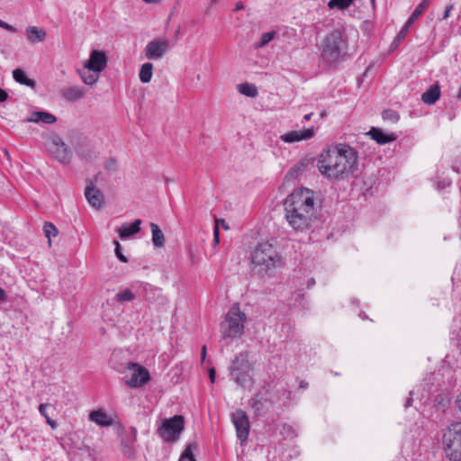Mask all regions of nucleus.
Wrapping results in <instances>:
<instances>
[{"mask_svg": "<svg viewBox=\"0 0 461 461\" xmlns=\"http://www.w3.org/2000/svg\"><path fill=\"white\" fill-rule=\"evenodd\" d=\"M285 218L295 231L308 230L316 219L314 192L308 188L294 190L285 200Z\"/></svg>", "mask_w": 461, "mask_h": 461, "instance_id": "1", "label": "nucleus"}, {"mask_svg": "<svg viewBox=\"0 0 461 461\" xmlns=\"http://www.w3.org/2000/svg\"><path fill=\"white\" fill-rule=\"evenodd\" d=\"M357 151L351 146H330L318 159L320 173L329 180L343 179L357 167Z\"/></svg>", "mask_w": 461, "mask_h": 461, "instance_id": "2", "label": "nucleus"}, {"mask_svg": "<svg viewBox=\"0 0 461 461\" xmlns=\"http://www.w3.org/2000/svg\"><path fill=\"white\" fill-rule=\"evenodd\" d=\"M251 271L254 275L265 277L282 265L279 253L273 245L265 242L258 245L250 256Z\"/></svg>", "mask_w": 461, "mask_h": 461, "instance_id": "3", "label": "nucleus"}, {"mask_svg": "<svg viewBox=\"0 0 461 461\" xmlns=\"http://www.w3.org/2000/svg\"><path fill=\"white\" fill-rule=\"evenodd\" d=\"M247 321L246 313L240 310L238 304H233L220 324L221 339L225 340L241 338Z\"/></svg>", "mask_w": 461, "mask_h": 461, "instance_id": "4", "label": "nucleus"}, {"mask_svg": "<svg viewBox=\"0 0 461 461\" xmlns=\"http://www.w3.org/2000/svg\"><path fill=\"white\" fill-rule=\"evenodd\" d=\"M442 445L445 456L450 461H461V422L451 423L444 430Z\"/></svg>", "mask_w": 461, "mask_h": 461, "instance_id": "5", "label": "nucleus"}, {"mask_svg": "<svg viewBox=\"0 0 461 461\" xmlns=\"http://www.w3.org/2000/svg\"><path fill=\"white\" fill-rule=\"evenodd\" d=\"M345 46L344 33L340 30H334L324 38L321 44V57L329 61H336Z\"/></svg>", "mask_w": 461, "mask_h": 461, "instance_id": "6", "label": "nucleus"}, {"mask_svg": "<svg viewBox=\"0 0 461 461\" xmlns=\"http://www.w3.org/2000/svg\"><path fill=\"white\" fill-rule=\"evenodd\" d=\"M251 370L252 367L247 359V356L240 354L233 361L230 375L237 384L249 390L253 385Z\"/></svg>", "mask_w": 461, "mask_h": 461, "instance_id": "7", "label": "nucleus"}, {"mask_svg": "<svg viewBox=\"0 0 461 461\" xmlns=\"http://www.w3.org/2000/svg\"><path fill=\"white\" fill-rule=\"evenodd\" d=\"M185 420L181 415H175L170 419L162 420L161 426L158 429V435L165 441H176L184 430Z\"/></svg>", "mask_w": 461, "mask_h": 461, "instance_id": "8", "label": "nucleus"}, {"mask_svg": "<svg viewBox=\"0 0 461 461\" xmlns=\"http://www.w3.org/2000/svg\"><path fill=\"white\" fill-rule=\"evenodd\" d=\"M126 368L131 372L130 377L125 380V384L131 388H139L145 385L149 380L150 375L147 368L138 363H128Z\"/></svg>", "mask_w": 461, "mask_h": 461, "instance_id": "9", "label": "nucleus"}, {"mask_svg": "<svg viewBox=\"0 0 461 461\" xmlns=\"http://www.w3.org/2000/svg\"><path fill=\"white\" fill-rule=\"evenodd\" d=\"M170 49L166 38H157L149 41L144 49L145 57L149 60L161 59Z\"/></svg>", "mask_w": 461, "mask_h": 461, "instance_id": "10", "label": "nucleus"}, {"mask_svg": "<svg viewBox=\"0 0 461 461\" xmlns=\"http://www.w3.org/2000/svg\"><path fill=\"white\" fill-rule=\"evenodd\" d=\"M231 420L235 426L238 438L241 443L248 439L249 434V420L246 412L242 410H237L231 414Z\"/></svg>", "mask_w": 461, "mask_h": 461, "instance_id": "11", "label": "nucleus"}, {"mask_svg": "<svg viewBox=\"0 0 461 461\" xmlns=\"http://www.w3.org/2000/svg\"><path fill=\"white\" fill-rule=\"evenodd\" d=\"M106 63L107 58L104 52L100 50H93L90 54L89 59L84 64V68L93 72L100 73L104 69Z\"/></svg>", "mask_w": 461, "mask_h": 461, "instance_id": "12", "label": "nucleus"}, {"mask_svg": "<svg viewBox=\"0 0 461 461\" xmlns=\"http://www.w3.org/2000/svg\"><path fill=\"white\" fill-rule=\"evenodd\" d=\"M47 153L63 164L68 163L73 156V150L68 146H48Z\"/></svg>", "mask_w": 461, "mask_h": 461, "instance_id": "13", "label": "nucleus"}, {"mask_svg": "<svg viewBox=\"0 0 461 461\" xmlns=\"http://www.w3.org/2000/svg\"><path fill=\"white\" fill-rule=\"evenodd\" d=\"M314 134L315 130L313 128H309L300 131H292L288 133L281 135L280 139L284 142H295L310 140L314 136Z\"/></svg>", "mask_w": 461, "mask_h": 461, "instance_id": "14", "label": "nucleus"}, {"mask_svg": "<svg viewBox=\"0 0 461 461\" xmlns=\"http://www.w3.org/2000/svg\"><path fill=\"white\" fill-rule=\"evenodd\" d=\"M85 196L92 207L95 209L102 208L104 204V194L98 188L92 185L86 186L85 190Z\"/></svg>", "mask_w": 461, "mask_h": 461, "instance_id": "15", "label": "nucleus"}, {"mask_svg": "<svg viewBox=\"0 0 461 461\" xmlns=\"http://www.w3.org/2000/svg\"><path fill=\"white\" fill-rule=\"evenodd\" d=\"M60 95L68 102H77L85 97L86 89L77 86H69L63 87L60 90Z\"/></svg>", "mask_w": 461, "mask_h": 461, "instance_id": "16", "label": "nucleus"}, {"mask_svg": "<svg viewBox=\"0 0 461 461\" xmlns=\"http://www.w3.org/2000/svg\"><path fill=\"white\" fill-rule=\"evenodd\" d=\"M131 438H122L121 451L127 457H133L135 454L134 444L137 441V429L135 427L130 428Z\"/></svg>", "mask_w": 461, "mask_h": 461, "instance_id": "17", "label": "nucleus"}, {"mask_svg": "<svg viewBox=\"0 0 461 461\" xmlns=\"http://www.w3.org/2000/svg\"><path fill=\"white\" fill-rule=\"evenodd\" d=\"M365 134L369 135L371 139L378 144H386L395 141L397 139V135L395 133L385 134L382 130L375 127H372L371 130Z\"/></svg>", "mask_w": 461, "mask_h": 461, "instance_id": "18", "label": "nucleus"}, {"mask_svg": "<svg viewBox=\"0 0 461 461\" xmlns=\"http://www.w3.org/2000/svg\"><path fill=\"white\" fill-rule=\"evenodd\" d=\"M25 35L31 43L43 42L47 38V32L44 29L37 26H28L25 29Z\"/></svg>", "mask_w": 461, "mask_h": 461, "instance_id": "19", "label": "nucleus"}, {"mask_svg": "<svg viewBox=\"0 0 461 461\" xmlns=\"http://www.w3.org/2000/svg\"><path fill=\"white\" fill-rule=\"evenodd\" d=\"M89 419L101 427L111 426L113 422V419L109 416L104 410L92 411L89 413Z\"/></svg>", "mask_w": 461, "mask_h": 461, "instance_id": "20", "label": "nucleus"}, {"mask_svg": "<svg viewBox=\"0 0 461 461\" xmlns=\"http://www.w3.org/2000/svg\"><path fill=\"white\" fill-rule=\"evenodd\" d=\"M141 221L135 220L131 224H123L117 229L119 237L122 240L129 238L130 236L138 233L140 230Z\"/></svg>", "mask_w": 461, "mask_h": 461, "instance_id": "21", "label": "nucleus"}, {"mask_svg": "<svg viewBox=\"0 0 461 461\" xmlns=\"http://www.w3.org/2000/svg\"><path fill=\"white\" fill-rule=\"evenodd\" d=\"M440 97V88L438 84L430 86L421 95V101L426 104H434Z\"/></svg>", "mask_w": 461, "mask_h": 461, "instance_id": "22", "label": "nucleus"}, {"mask_svg": "<svg viewBox=\"0 0 461 461\" xmlns=\"http://www.w3.org/2000/svg\"><path fill=\"white\" fill-rule=\"evenodd\" d=\"M56 121H57V118L55 117V115H53L50 113H47V112H43V111L33 112L31 114V117L29 119V122H43V123H47V124H52V123L56 122Z\"/></svg>", "mask_w": 461, "mask_h": 461, "instance_id": "23", "label": "nucleus"}, {"mask_svg": "<svg viewBox=\"0 0 461 461\" xmlns=\"http://www.w3.org/2000/svg\"><path fill=\"white\" fill-rule=\"evenodd\" d=\"M150 229L152 233V243L157 248H161L165 244V236L158 224L151 222Z\"/></svg>", "mask_w": 461, "mask_h": 461, "instance_id": "24", "label": "nucleus"}, {"mask_svg": "<svg viewBox=\"0 0 461 461\" xmlns=\"http://www.w3.org/2000/svg\"><path fill=\"white\" fill-rule=\"evenodd\" d=\"M237 89L240 94L249 96V97H256L258 95V91L257 86L251 83H241L237 86Z\"/></svg>", "mask_w": 461, "mask_h": 461, "instance_id": "25", "label": "nucleus"}, {"mask_svg": "<svg viewBox=\"0 0 461 461\" xmlns=\"http://www.w3.org/2000/svg\"><path fill=\"white\" fill-rule=\"evenodd\" d=\"M13 77L14 80L22 85L34 87L35 82L32 79L27 77L26 73L20 68H16L13 71Z\"/></svg>", "mask_w": 461, "mask_h": 461, "instance_id": "26", "label": "nucleus"}, {"mask_svg": "<svg viewBox=\"0 0 461 461\" xmlns=\"http://www.w3.org/2000/svg\"><path fill=\"white\" fill-rule=\"evenodd\" d=\"M153 74V65L150 62L144 63L140 69V80L142 83H149Z\"/></svg>", "mask_w": 461, "mask_h": 461, "instance_id": "27", "label": "nucleus"}, {"mask_svg": "<svg viewBox=\"0 0 461 461\" xmlns=\"http://www.w3.org/2000/svg\"><path fill=\"white\" fill-rule=\"evenodd\" d=\"M354 0H330L328 2V7L330 10L343 11L348 8Z\"/></svg>", "mask_w": 461, "mask_h": 461, "instance_id": "28", "label": "nucleus"}, {"mask_svg": "<svg viewBox=\"0 0 461 461\" xmlns=\"http://www.w3.org/2000/svg\"><path fill=\"white\" fill-rule=\"evenodd\" d=\"M89 71L90 70H88V71H86V70L79 71V75H80V77H81L82 81L85 84L89 85V86H93V85H95L97 82L99 76H98V73H96V72L90 73Z\"/></svg>", "mask_w": 461, "mask_h": 461, "instance_id": "29", "label": "nucleus"}, {"mask_svg": "<svg viewBox=\"0 0 461 461\" xmlns=\"http://www.w3.org/2000/svg\"><path fill=\"white\" fill-rule=\"evenodd\" d=\"M430 0H422L421 3L415 8L414 12L409 18L411 23H414L429 7Z\"/></svg>", "mask_w": 461, "mask_h": 461, "instance_id": "30", "label": "nucleus"}, {"mask_svg": "<svg viewBox=\"0 0 461 461\" xmlns=\"http://www.w3.org/2000/svg\"><path fill=\"white\" fill-rule=\"evenodd\" d=\"M276 35L275 31L264 32L258 42L255 43V49H261L267 45Z\"/></svg>", "mask_w": 461, "mask_h": 461, "instance_id": "31", "label": "nucleus"}, {"mask_svg": "<svg viewBox=\"0 0 461 461\" xmlns=\"http://www.w3.org/2000/svg\"><path fill=\"white\" fill-rule=\"evenodd\" d=\"M77 152L79 156L86 161H91L94 158H95V152L92 149L91 146H79Z\"/></svg>", "mask_w": 461, "mask_h": 461, "instance_id": "32", "label": "nucleus"}, {"mask_svg": "<svg viewBox=\"0 0 461 461\" xmlns=\"http://www.w3.org/2000/svg\"><path fill=\"white\" fill-rule=\"evenodd\" d=\"M115 298L119 303H125L133 301L136 296L131 289L127 288L117 293Z\"/></svg>", "mask_w": 461, "mask_h": 461, "instance_id": "33", "label": "nucleus"}, {"mask_svg": "<svg viewBox=\"0 0 461 461\" xmlns=\"http://www.w3.org/2000/svg\"><path fill=\"white\" fill-rule=\"evenodd\" d=\"M43 230H44L45 236L49 239V245L50 246V244H51L50 239H51V237H56L58 235V230L53 223L45 222Z\"/></svg>", "mask_w": 461, "mask_h": 461, "instance_id": "34", "label": "nucleus"}, {"mask_svg": "<svg viewBox=\"0 0 461 461\" xmlns=\"http://www.w3.org/2000/svg\"><path fill=\"white\" fill-rule=\"evenodd\" d=\"M197 448L196 444H189L185 450L183 452L181 456V460L188 459L189 461H195L194 457L193 451Z\"/></svg>", "mask_w": 461, "mask_h": 461, "instance_id": "35", "label": "nucleus"}, {"mask_svg": "<svg viewBox=\"0 0 461 461\" xmlns=\"http://www.w3.org/2000/svg\"><path fill=\"white\" fill-rule=\"evenodd\" d=\"M382 115L384 121H389L393 123L397 122L400 118L398 113L393 110H384Z\"/></svg>", "mask_w": 461, "mask_h": 461, "instance_id": "36", "label": "nucleus"}, {"mask_svg": "<svg viewBox=\"0 0 461 461\" xmlns=\"http://www.w3.org/2000/svg\"><path fill=\"white\" fill-rule=\"evenodd\" d=\"M412 24H413V23H411V20L408 19V21L406 22L404 26L399 32V33L395 39V41L400 42L402 40H403L406 37L408 31Z\"/></svg>", "mask_w": 461, "mask_h": 461, "instance_id": "37", "label": "nucleus"}, {"mask_svg": "<svg viewBox=\"0 0 461 461\" xmlns=\"http://www.w3.org/2000/svg\"><path fill=\"white\" fill-rule=\"evenodd\" d=\"M70 136H71V139H70L71 141L81 142V141L86 140L84 134L79 131H72L70 132Z\"/></svg>", "mask_w": 461, "mask_h": 461, "instance_id": "38", "label": "nucleus"}, {"mask_svg": "<svg viewBox=\"0 0 461 461\" xmlns=\"http://www.w3.org/2000/svg\"><path fill=\"white\" fill-rule=\"evenodd\" d=\"M115 245V254L116 257L123 263H126L128 261L127 258L122 253L121 250V245L118 241H114Z\"/></svg>", "mask_w": 461, "mask_h": 461, "instance_id": "39", "label": "nucleus"}, {"mask_svg": "<svg viewBox=\"0 0 461 461\" xmlns=\"http://www.w3.org/2000/svg\"><path fill=\"white\" fill-rule=\"evenodd\" d=\"M0 27L7 30L9 32H16V29L14 26H12L11 24H9L2 20H0Z\"/></svg>", "mask_w": 461, "mask_h": 461, "instance_id": "40", "label": "nucleus"}, {"mask_svg": "<svg viewBox=\"0 0 461 461\" xmlns=\"http://www.w3.org/2000/svg\"><path fill=\"white\" fill-rule=\"evenodd\" d=\"M213 241H214V245H218L219 244V221H217V225L214 227V230H213Z\"/></svg>", "mask_w": 461, "mask_h": 461, "instance_id": "41", "label": "nucleus"}, {"mask_svg": "<svg viewBox=\"0 0 461 461\" xmlns=\"http://www.w3.org/2000/svg\"><path fill=\"white\" fill-rule=\"evenodd\" d=\"M49 406L48 403H41L40 404L39 406V411L40 413L46 419V416H49L47 411H46V409L47 407Z\"/></svg>", "mask_w": 461, "mask_h": 461, "instance_id": "42", "label": "nucleus"}, {"mask_svg": "<svg viewBox=\"0 0 461 461\" xmlns=\"http://www.w3.org/2000/svg\"><path fill=\"white\" fill-rule=\"evenodd\" d=\"M8 98V94L2 88H0V102H5Z\"/></svg>", "mask_w": 461, "mask_h": 461, "instance_id": "43", "label": "nucleus"}, {"mask_svg": "<svg viewBox=\"0 0 461 461\" xmlns=\"http://www.w3.org/2000/svg\"><path fill=\"white\" fill-rule=\"evenodd\" d=\"M7 299L6 292L0 287V302H5Z\"/></svg>", "mask_w": 461, "mask_h": 461, "instance_id": "44", "label": "nucleus"}, {"mask_svg": "<svg viewBox=\"0 0 461 461\" xmlns=\"http://www.w3.org/2000/svg\"><path fill=\"white\" fill-rule=\"evenodd\" d=\"M46 421L52 429L57 427L56 421L50 419L49 416H46Z\"/></svg>", "mask_w": 461, "mask_h": 461, "instance_id": "45", "label": "nucleus"}, {"mask_svg": "<svg viewBox=\"0 0 461 461\" xmlns=\"http://www.w3.org/2000/svg\"><path fill=\"white\" fill-rule=\"evenodd\" d=\"M209 377H210V380L212 383L215 382V369L214 368H211L209 370Z\"/></svg>", "mask_w": 461, "mask_h": 461, "instance_id": "46", "label": "nucleus"}, {"mask_svg": "<svg viewBox=\"0 0 461 461\" xmlns=\"http://www.w3.org/2000/svg\"><path fill=\"white\" fill-rule=\"evenodd\" d=\"M451 9H452V5H448V6L446 7L445 12H444V15H443V19H446V18H447L449 16Z\"/></svg>", "mask_w": 461, "mask_h": 461, "instance_id": "47", "label": "nucleus"}, {"mask_svg": "<svg viewBox=\"0 0 461 461\" xmlns=\"http://www.w3.org/2000/svg\"><path fill=\"white\" fill-rule=\"evenodd\" d=\"M217 221H219V225L222 226L224 229H228L227 224L225 223V221L223 219H216L215 220V226L217 225Z\"/></svg>", "mask_w": 461, "mask_h": 461, "instance_id": "48", "label": "nucleus"}, {"mask_svg": "<svg viewBox=\"0 0 461 461\" xmlns=\"http://www.w3.org/2000/svg\"><path fill=\"white\" fill-rule=\"evenodd\" d=\"M244 9V5L241 2H238L235 5V12Z\"/></svg>", "mask_w": 461, "mask_h": 461, "instance_id": "49", "label": "nucleus"}, {"mask_svg": "<svg viewBox=\"0 0 461 461\" xmlns=\"http://www.w3.org/2000/svg\"><path fill=\"white\" fill-rule=\"evenodd\" d=\"M116 167V163L114 160L113 161H110L107 165H106V167L109 168V169H114Z\"/></svg>", "mask_w": 461, "mask_h": 461, "instance_id": "50", "label": "nucleus"}, {"mask_svg": "<svg viewBox=\"0 0 461 461\" xmlns=\"http://www.w3.org/2000/svg\"><path fill=\"white\" fill-rule=\"evenodd\" d=\"M205 357H206V346H203L202 353H201V357H202L203 361L205 359Z\"/></svg>", "mask_w": 461, "mask_h": 461, "instance_id": "51", "label": "nucleus"}, {"mask_svg": "<svg viewBox=\"0 0 461 461\" xmlns=\"http://www.w3.org/2000/svg\"><path fill=\"white\" fill-rule=\"evenodd\" d=\"M146 4H158L160 0H142Z\"/></svg>", "mask_w": 461, "mask_h": 461, "instance_id": "52", "label": "nucleus"}, {"mask_svg": "<svg viewBox=\"0 0 461 461\" xmlns=\"http://www.w3.org/2000/svg\"><path fill=\"white\" fill-rule=\"evenodd\" d=\"M312 115V113H308V114H306V115L304 116V120H305V121H309V120L311 119Z\"/></svg>", "mask_w": 461, "mask_h": 461, "instance_id": "53", "label": "nucleus"}, {"mask_svg": "<svg viewBox=\"0 0 461 461\" xmlns=\"http://www.w3.org/2000/svg\"><path fill=\"white\" fill-rule=\"evenodd\" d=\"M219 0H211L212 5H216Z\"/></svg>", "mask_w": 461, "mask_h": 461, "instance_id": "54", "label": "nucleus"}, {"mask_svg": "<svg viewBox=\"0 0 461 461\" xmlns=\"http://www.w3.org/2000/svg\"><path fill=\"white\" fill-rule=\"evenodd\" d=\"M411 399H408L407 402H406V406H410L411 405Z\"/></svg>", "mask_w": 461, "mask_h": 461, "instance_id": "55", "label": "nucleus"}, {"mask_svg": "<svg viewBox=\"0 0 461 461\" xmlns=\"http://www.w3.org/2000/svg\"><path fill=\"white\" fill-rule=\"evenodd\" d=\"M3 150H4L5 154L8 157L9 156L8 151L5 149H4Z\"/></svg>", "mask_w": 461, "mask_h": 461, "instance_id": "56", "label": "nucleus"}, {"mask_svg": "<svg viewBox=\"0 0 461 461\" xmlns=\"http://www.w3.org/2000/svg\"><path fill=\"white\" fill-rule=\"evenodd\" d=\"M370 1H371L372 3H374V2H375V0H370Z\"/></svg>", "mask_w": 461, "mask_h": 461, "instance_id": "57", "label": "nucleus"}]
</instances>
